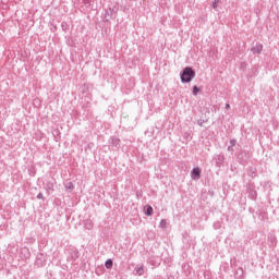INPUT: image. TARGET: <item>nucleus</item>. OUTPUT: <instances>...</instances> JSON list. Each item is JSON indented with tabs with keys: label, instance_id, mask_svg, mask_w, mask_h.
Masks as SVG:
<instances>
[{
	"label": "nucleus",
	"instance_id": "obj_6",
	"mask_svg": "<svg viewBox=\"0 0 279 279\" xmlns=\"http://www.w3.org/2000/svg\"><path fill=\"white\" fill-rule=\"evenodd\" d=\"M69 258L72 260V263H75V260L80 258V252H77V250H71L69 252Z\"/></svg>",
	"mask_w": 279,
	"mask_h": 279
},
{
	"label": "nucleus",
	"instance_id": "obj_25",
	"mask_svg": "<svg viewBox=\"0 0 279 279\" xmlns=\"http://www.w3.org/2000/svg\"><path fill=\"white\" fill-rule=\"evenodd\" d=\"M226 110H230V104H226Z\"/></svg>",
	"mask_w": 279,
	"mask_h": 279
},
{
	"label": "nucleus",
	"instance_id": "obj_19",
	"mask_svg": "<svg viewBox=\"0 0 279 279\" xmlns=\"http://www.w3.org/2000/svg\"><path fill=\"white\" fill-rule=\"evenodd\" d=\"M160 228H167V220L162 219L160 221Z\"/></svg>",
	"mask_w": 279,
	"mask_h": 279
},
{
	"label": "nucleus",
	"instance_id": "obj_8",
	"mask_svg": "<svg viewBox=\"0 0 279 279\" xmlns=\"http://www.w3.org/2000/svg\"><path fill=\"white\" fill-rule=\"evenodd\" d=\"M121 140L119 137H111L110 138V145L111 147H114L116 149H119Z\"/></svg>",
	"mask_w": 279,
	"mask_h": 279
},
{
	"label": "nucleus",
	"instance_id": "obj_24",
	"mask_svg": "<svg viewBox=\"0 0 279 279\" xmlns=\"http://www.w3.org/2000/svg\"><path fill=\"white\" fill-rule=\"evenodd\" d=\"M233 146H228V151H234V148H232Z\"/></svg>",
	"mask_w": 279,
	"mask_h": 279
},
{
	"label": "nucleus",
	"instance_id": "obj_21",
	"mask_svg": "<svg viewBox=\"0 0 279 279\" xmlns=\"http://www.w3.org/2000/svg\"><path fill=\"white\" fill-rule=\"evenodd\" d=\"M61 27H62L63 32H66V29L69 28V25H66V23L63 22L61 24Z\"/></svg>",
	"mask_w": 279,
	"mask_h": 279
},
{
	"label": "nucleus",
	"instance_id": "obj_15",
	"mask_svg": "<svg viewBox=\"0 0 279 279\" xmlns=\"http://www.w3.org/2000/svg\"><path fill=\"white\" fill-rule=\"evenodd\" d=\"M65 189H66L68 191H73V189H75V185H73V182H68V183L65 184Z\"/></svg>",
	"mask_w": 279,
	"mask_h": 279
},
{
	"label": "nucleus",
	"instance_id": "obj_9",
	"mask_svg": "<svg viewBox=\"0 0 279 279\" xmlns=\"http://www.w3.org/2000/svg\"><path fill=\"white\" fill-rule=\"evenodd\" d=\"M144 215L151 217V215H154V207H151V205L144 206Z\"/></svg>",
	"mask_w": 279,
	"mask_h": 279
},
{
	"label": "nucleus",
	"instance_id": "obj_13",
	"mask_svg": "<svg viewBox=\"0 0 279 279\" xmlns=\"http://www.w3.org/2000/svg\"><path fill=\"white\" fill-rule=\"evenodd\" d=\"M112 265H114V262H112V259H107L105 263L106 269H112Z\"/></svg>",
	"mask_w": 279,
	"mask_h": 279
},
{
	"label": "nucleus",
	"instance_id": "obj_22",
	"mask_svg": "<svg viewBox=\"0 0 279 279\" xmlns=\"http://www.w3.org/2000/svg\"><path fill=\"white\" fill-rule=\"evenodd\" d=\"M37 199H43V202H45V196L43 195V193L37 194Z\"/></svg>",
	"mask_w": 279,
	"mask_h": 279
},
{
	"label": "nucleus",
	"instance_id": "obj_10",
	"mask_svg": "<svg viewBox=\"0 0 279 279\" xmlns=\"http://www.w3.org/2000/svg\"><path fill=\"white\" fill-rule=\"evenodd\" d=\"M111 19H112V9L109 8L108 10L105 11L104 21L108 23V21H110Z\"/></svg>",
	"mask_w": 279,
	"mask_h": 279
},
{
	"label": "nucleus",
	"instance_id": "obj_23",
	"mask_svg": "<svg viewBox=\"0 0 279 279\" xmlns=\"http://www.w3.org/2000/svg\"><path fill=\"white\" fill-rule=\"evenodd\" d=\"M218 3H219V0H215V1L213 2V8H214V10H216Z\"/></svg>",
	"mask_w": 279,
	"mask_h": 279
},
{
	"label": "nucleus",
	"instance_id": "obj_12",
	"mask_svg": "<svg viewBox=\"0 0 279 279\" xmlns=\"http://www.w3.org/2000/svg\"><path fill=\"white\" fill-rule=\"evenodd\" d=\"M223 160H226V157L223 155H218L216 159V165H223Z\"/></svg>",
	"mask_w": 279,
	"mask_h": 279
},
{
	"label": "nucleus",
	"instance_id": "obj_4",
	"mask_svg": "<svg viewBox=\"0 0 279 279\" xmlns=\"http://www.w3.org/2000/svg\"><path fill=\"white\" fill-rule=\"evenodd\" d=\"M45 191H46L47 195H51V193H53V191H54V183H53V181L46 182Z\"/></svg>",
	"mask_w": 279,
	"mask_h": 279
},
{
	"label": "nucleus",
	"instance_id": "obj_20",
	"mask_svg": "<svg viewBox=\"0 0 279 279\" xmlns=\"http://www.w3.org/2000/svg\"><path fill=\"white\" fill-rule=\"evenodd\" d=\"M230 147H235L236 146V140H230Z\"/></svg>",
	"mask_w": 279,
	"mask_h": 279
},
{
	"label": "nucleus",
	"instance_id": "obj_7",
	"mask_svg": "<svg viewBox=\"0 0 279 279\" xmlns=\"http://www.w3.org/2000/svg\"><path fill=\"white\" fill-rule=\"evenodd\" d=\"M252 53L254 54H260L263 52V44H256L255 46L252 47L251 49Z\"/></svg>",
	"mask_w": 279,
	"mask_h": 279
},
{
	"label": "nucleus",
	"instance_id": "obj_16",
	"mask_svg": "<svg viewBox=\"0 0 279 279\" xmlns=\"http://www.w3.org/2000/svg\"><path fill=\"white\" fill-rule=\"evenodd\" d=\"M248 175H250L251 178H256V170H255L254 168H251V169L248 170Z\"/></svg>",
	"mask_w": 279,
	"mask_h": 279
},
{
	"label": "nucleus",
	"instance_id": "obj_11",
	"mask_svg": "<svg viewBox=\"0 0 279 279\" xmlns=\"http://www.w3.org/2000/svg\"><path fill=\"white\" fill-rule=\"evenodd\" d=\"M83 226L86 230H93V220L90 219H85L83 221Z\"/></svg>",
	"mask_w": 279,
	"mask_h": 279
},
{
	"label": "nucleus",
	"instance_id": "obj_2",
	"mask_svg": "<svg viewBox=\"0 0 279 279\" xmlns=\"http://www.w3.org/2000/svg\"><path fill=\"white\" fill-rule=\"evenodd\" d=\"M246 193H247L250 199H256V197H258V193L256 192V190H254L253 184H247Z\"/></svg>",
	"mask_w": 279,
	"mask_h": 279
},
{
	"label": "nucleus",
	"instance_id": "obj_1",
	"mask_svg": "<svg viewBox=\"0 0 279 279\" xmlns=\"http://www.w3.org/2000/svg\"><path fill=\"white\" fill-rule=\"evenodd\" d=\"M181 82L182 84H189L193 82L195 78V71L191 66H186L183 69V71L180 73Z\"/></svg>",
	"mask_w": 279,
	"mask_h": 279
},
{
	"label": "nucleus",
	"instance_id": "obj_17",
	"mask_svg": "<svg viewBox=\"0 0 279 279\" xmlns=\"http://www.w3.org/2000/svg\"><path fill=\"white\" fill-rule=\"evenodd\" d=\"M204 123H208V119H201L197 121V124L199 125V128H202V125H204Z\"/></svg>",
	"mask_w": 279,
	"mask_h": 279
},
{
	"label": "nucleus",
	"instance_id": "obj_18",
	"mask_svg": "<svg viewBox=\"0 0 279 279\" xmlns=\"http://www.w3.org/2000/svg\"><path fill=\"white\" fill-rule=\"evenodd\" d=\"M197 93H199V87H197V86L195 85V86L193 87L192 94H193L194 96H196Z\"/></svg>",
	"mask_w": 279,
	"mask_h": 279
},
{
	"label": "nucleus",
	"instance_id": "obj_26",
	"mask_svg": "<svg viewBox=\"0 0 279 279\" xmlns=\"http://www.w3.org/2000/svg\"><path fill=\"white\" fill-rule=\"evenodd\" d=\"M24 252H27V248H24Z\"/></svg>",
	"mask_w": 279,
	"mask_h": 279
},
{
	"label": "nucleus",
	"instance_id": "obj_14",
	"mask_svg": "<svg viewBox=\"0 0 279 279\" xmlns=\"http://www.w3.org/2000/svg\"><path fill=\"white\" fill-rule=\"evenodd\" d=\"M135 271L137 276H143V274H145V269L143 268V266L135 268Z\"/></svg>",
	"mask_w": 279,
	"mask_h": 279
},
{
	"label": "nucleus",
	"instance_id": "obj_5",
	"mask_svg": "<svg viewBox=\"0 0 279 279\" xmlns=\"http://www.w3.org/2000/svg\"><path fill=\"white\" fill-rule=\"evenodd\" d=\"M268 244L270 247H276L278 245V238H276V234L268 235Z\"/></svg>",
	"mask_w": 279,
	"mask_h": 279
},
{
	"label": "nucleus",
	"instance_id": "obj_3",
	"mask_svg": "<svg viewBox=\"0 0 279 279\" xmlns=\"http://www.w3.org/2000/svg\"><path fill=\"white\" fill-rule=\"evenodd\" d=\"M192 180H199L202 178V170L199 167L193 168L191 171Z\"/></svg>",
	"mask_w": 279,
	"mask_h": 279
}]
</instances>
